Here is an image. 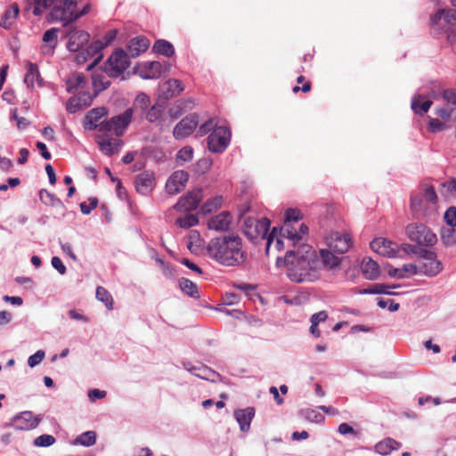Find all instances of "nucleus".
Segmentation results:
<instances>
[{"instance_id": "24", "label": "nucleus", "mask_w": 456, "mask_h": 456, "mask_svg": "<svg viewBox=\"0 0 456 456\" xmlns=\"http://www.w3.org/2000/svg\"><path fill=\"white\" fill-rule=\"evenodd\" d=\"M232 220L230 213L222 212L208 220V227L216 232H225L230 229Z\"/></svg>"}, {"instance_id": "47", "label": "nucleus", "mask_w": 456, "mask_h": 456, "mask_svg": "<svg viewBox=\"0 0 456 456\" xmlns=\"http://www.w3.org/2000/svg\"><path fill=\"white\" fill-rule=\"evenodd\" d=\"M150 97L146 94L141 93L134 100V108L135 110H140V111L143 113L150 107Z\"/></svg>"}, {"instance_id": "19", "label": "nucleus", "mask_w": 456, "mask_h": 456, "mask_svg": "<svg viewBox=\"0 0 456 456\" xmlns=\"http://www.w3.org/2000/svg\"><path fill=\"white\" fill-rule=\"evenodd\" d=\"M67 48L69 52L80 51L90 40V35L85 30L74 28L67 33Z\"/></svg>"}, {"instance_id": "31", "label": "nucleus", "mask_w": 456, "mask_h": 456, "mask_svg": "<svg viewBox=\"0 0 456 456\" xmlns=\"http://www.w3.org/2000/svg\"><path fill=\"white\" fill-rule=\"evenodd\" d=\"M400 284L386 285L376 283L367 289H360L358 294H386V295H399L398 292L392 291L394 289L400 288Z\"/></svg>"}, {"instance_id": "54", "label": "nucleus", "mask_w": 456, "mask_h": 456, "mask_svg": "<svg viewBox=\"0 0 456 456\" xmlns=\"http://www.w3.org/2000/svg\"><path fill=\"white\" fill-rule=\"evenodd\" d=\"M89 205L86 202H81L79 207L84 215H89L98 205V200L94 197L89 198Z\"/></svg>"}, {"instance_id": "12", "label": "nucleus", "mask_w": 456, "mask_h": 456, "mask_svg": "<svg viewBox=\"0 0 456 456\" xmlns=\"http://www.w3.org/2000/svg\"><path fill=\"white\" fill-rule=\"evenodd\" d=\"M326 248L330 253L344 254L352 245L351 238L347 233L339 232H330L325 236Z\"/></svg>"}, {"instance_id": "41", "label": "nucleus", "mask_w": 456, "mask_h": 456, "mask_svg": "<svg viewBox=\"0 0 456 456\" xmlns=\"http://www.w3.org/2000/svg\"><path fill=\"white\" fill-rule=\"evenodd\" d=\"M96 443V434L94 431H86L79 435L74 441V444H79L86 447L94 445Z\"/></svg>"}, {"instance_id": "25", "label": "nucleus", "mask_w": 456, "mask_h": 456, "mask_svg": "<svg viewBox=\"0 0 456 456\" xmlns=\"http://www.w3.org/2000/svg\"><path fill=\"white\" fill-rule=\"evenodd\" d=\"M134 183L137 191L146 195L151 191L155 185L154 174L150 171H145L136 176Z\"/></svg>"}, {"instance_id": "21", "label": "nucleus", "mask_w": 456, "mask_h": 456, "mask_svg": "<svg viewBox=\"0 0 456 456\" xmlns=\"http://www.w3.org/2000/svg\"><path fill=\"white\" fill-rule=\"evenodd\" d=\"M93 99L94 96L89 92L78 93L69 99L66 103V110L69 113H75L78 110L89 106Z\"/></svg>"}, {"instance_id": "9", "label": "nucleus", "mask_w": 456, "mask_h": 456, "mask_svg": "<svg viewBox=\"0 0 456 456\" xmlns=\"http://www.w3.org/2000/svg\"><path fill=\"white\" fill-rule=\"evenodd\" d=\"M131 57L122 49H116L104 64V71L110 77H118L130 66Z\"/></svg>"}, {"instance_id": "38", "label": "nucleus", "mask_w": 456, "mask_h": 456, "mask_svg": "<svg viewBox=\"0 0 456 456\" xmlns=\"http://www.w3.org/2000/svg\"><path fill=\"white\" fill-rule=\"evenodd\" d=\"M401 444L397 441L392 438H386L383 441L379 442L374 450L380 455H388L393 450H398Z\"/></svg>"}, {"instance_id": "2", "label": "nucleus", "mask_w": 456, "mask_h": 456, "mask_svg": "<svg viewBox=\"0 0 456 456\" xmlns=\"http://www.w3.org/2000/svg\"><path fill=\"white\" fill-rule=\"evenodd\" d=\"M301 214L299 210L289 208L285 212V220L279 229L273 228L268 237L265 250L269 254L273 247L277 251L300 244L308 233V227L299 224Z\"/></svg>"}, {"instance_id": "4", "label": "nucleus", "mask_w": 456, "mask_h": 456, "mask_svg": "<svg viewBox=\"0 0 456 456\" xmlns=\"http://www.w3.org/2000/svg\"><path fill=\"white\" fill-rule=\"evenodd\" d=\"M411 211L416 217H431L437 211V195L432 184L421 183L411 198Z\"/></svg>"}, {"instance_id": "16", "label": "nucleus", "mask_w": 456, "mask_h": 456, "mask_svg": "<svg viewBox=\"0 0 456 456\" xmlns=\"http://www.w3.org/2000/svg\"><path fill=\"white\" fill-rule=\"evenodd\" d=\"M105 48L101 40L93 42L85 51H82L76 56L78 63L85 62L88 58H94V61L87 67L90 70L95 66L102 58V51Z\"/></svg>"}, {"instance_id": "64", "label": "nucleus", "mask_w": 456, "mask_h": 456, "mask_svg": "<svg viewBox=\"0 0 456 456\" xmlns=\"http://www.w3.org/2000/svg\"><path fill=\"white\" fill-rule=\"evenodd\" d=\"M454 232V229L452 227L448 228L447 230L444 229L441 233V238L445 244H451L453 242L452 233Z\"/></svg>"}, {"instance_id": "22", "label": "nucleus", "mask_w": 456, "mask_h": 456, "mask_svg": "<svg viewBox=\"0 0 456 456\" xmlns=\"http://www.w3.org/2000/svg\"><path fill=\"white\" fill-rule=\"evenodd\" d=\"M108 137L102 134V135H97L96 141L101 151L105 155L111 156L119 151L123 142L118 138Z\"/></svg>"}, {"instance_id": "48", "label": "nucleus", "mask_w": 456, "mask_h": 456, "mask_svg": "<svg viewBox=\"0 0 456 456\" xmlns=\"http://www.w3.org/2000/svg\"><path fill=\"white\" fill-rule=\"evenodd\" d=\"M199 223V219L196 215L188 214L183 217H180L175 221V224L181 228H190L195 226Z\"/></svg>"}, {"instance_id": "23", "label": "nucleus", "mask_w": 456, "mask_h": 456, "mask_svg": "<svg viewBox=\"0 0 456 456\" xmlns=\"http://www.w3.org/2000/svg\"><path fill=\"white\" fill-rule=\"evenodd\" d=\"M150 46V41L144 37H135L126 45V53L131 58H136L144 53Z\"/></svg>"}, {"instance_id": "27", "label": "nucleus", "mask_w": 456, "mask_h": 456, "mask_svg": "<svg viewBox=\"0 0 456 456\" xmlns=\"http://www.w3.org/2000/svg\"><path fill=\"white\" fill-rule=\"evenodd\" d=\"M66 85L69 93L78 94L86 92L87 82L83 73H73L70 75L66 81Z\"/></svg>"}, {"instance_id": "6", "label": "nucleus", "mask_w": 456, "mask_h": 456, "mask_svg": "<svg viewBox=\"0 0 456 456\" xmlns=\"http://www.w3.org/2000/svg\"><path fill=\"white\" fill-rule=\"evenodd\" d=\"M33 14L41 15L46 9L52 7V16L59 20L74 18L71 10L74 0H33Z\"/></svg>"}, {"instance_id": "35", "label": "nucleus", "mask_w": 456, "mask_h": 456, "mask_svg": "<svg viewBox=\"0 0 456 456\" xmlns=\"http://www.w3.org/2000/svg\"><path fill=\"white\" fill-rule=\"evenodd\" d=\"M109 76L102 71L100 72H94L92 75V83L94 90V94H92L94 97H95L100 92L105 90L110 84V81L109 79Z\"/></svg>"}, {"instance_id": "60", "label": "nucleus", "mask_w": 456, "mask_h": 456, "mask_svg": "<svg viewBox=\"0 0 456 456\" xmlns=\"http://www.w3.org/2000/svg\"><path fill=\"white\" fill-rule=\"evenodd\" d=\"M444 98L447 102V105L452 107L456 112V91L447 90L444 94Z\"/></svg>"}, {"instance_id": "44", "label": "nucleus", "mask_w": 456, "mask_h": 456, "mask_svg": "<svg viewBox=\"0 0 456 456\" xmlns=\"http://www.w3.org/2000/svg\"><path fill=\"white\" fill-rule=\"evenodd\" d=\"M96 298L102 302L109 310L113 309V298L105 288L97 287Z\"/></svg>"}, {"instance_id": "8", "label": "nucleus", "mask_w": 456, "mask_h": 456, "mask_svg": "<svg viewBox=\"0 0 456 456\" xmlns=\"http://www.w3.org/2000/svg\"><path fill=\"white\" fill-rule=\"evenodd\" d=\"M133 116V109H126L123 113L110 119L100 122L99 132L106 136H122L128 127Z\"/></svg>"}, {"instance_id": "56", "label": "nucleus", "mask_w": 456, "mask_h": 456, "mask_svg": "<svg viewBox=\"0 0 456 456\" xmlns=\"http://www.w3.org/2000/svg\"><path fill=\"white\" fill-rule=\"evenodd\" d=\"M444 220L451 227H456V208L450 207L444 213Z\"/></svg>"}, {"instance_id": "49", "label": "nucleus", "mask_w": 456, "mask_h": 456, "mask_svg": "<svg viewBox=\"0 0 456 456\" xmlns=\"http://www.w3.org/2000/svg\"><path fill=\"white\" fill-rule=\"evenodd\" d=\"M223 202V198L221 196H216L211 200H208L202 207L201 211L203 213L208 214L212 211L216 210L221 207Z\"/></svg>"}, {"instance_id": "34", "label": "nucleus", "mask_w": 456, "mask_h": 456, "mask_svg": "<svg viewBox=\"0 0 456 456\" xmlns=\"http://www.w3.org/2000/svg\"><path fill=\"white\" fill-rule=\"evenodd\" d=\"M432 101L421 94H416L411 100V109L416 114H424L428 111Z\"/></svg>"}, {"instance_id": "14", "label": "nucleus", "mask_w": 456, "mask_h": 456, "mask_svg": "<svg viewBox=\"0 0 456 456\" xmlns=\"http://www.w3.org/2000/svg\"><path fill=\"white\" fill-rule=\"evenodd\" d=\"M370 248L373 251L383 256L395 258L401 257L398 245L385 238H377L370 242Z\"/></svg>"}, {"instance_id": "45", "label": "nucleus", "mask_w": 456, "mask_h": 456, "mask_svg": "<svg viewBox=\"0 0 456 456\" xmlns=\"http://www.w3.org/2000/svg\"><path fill=\"white\" fill-rule=\"evenodd\" d=\"M193 375L202 379L210 381H216V379L219 377L216 371L203 365H199L198 372H193Z\"/></svg>"}, {"instance_id": "30", "label": "nucleus", "mask_w": 456, "mask_h": 456, "mask_svg": "<svg viewBox=\"0 0 456 456\" xmlns=\"http://www.w3.org/2000/svg\"><path fill=\"white\" fill-rule=\"evenodd\" d=\"M106 114L107 110L104 107L91 110L86 116L85 127L88 130L99 129L100 119Z\"/></svg>"}, {"instance_id": "63", "label": "nucleus", "mask_w": 456, "mask_h": 456, "mask_svg": "<svg viewBox=\"0 0 456 456\" xmlns=\"http://www.w3.org/2000/svg\"><path fill=\"white\" fill-rule=\"evenodd\" d=\"M117 34H118V31L116 29H110L100 40L103 44V45L106 47L116 38Z\"/></svg>"}, {"instance_id": "28", "label": "nucleus", "mask_w": 456, "mask_h": 456, "mask_svg": "<svg viewBox=\"0 0 456 456\" xmlns=\"http://www.w3.org/2000/svg\"><path fill=\"white\" fill-rule=\"evenodd\" d=\"M387 274L392 278L404 279L411 275L419 274V270L415 264H405L401 268H395L388 265Z\"/></svg>"}, {"instance_id": "20", "label": "nucleus", "mask_w": 456, "mask_h": 456, "mask_svg": "<svg viewBox=\"0 0 456 456\" xmlns=\"http://www.w3.org/2000/svg\"><path fill=\"white\" fill-rule=\"evenodd\" d=\"M163 65L159 61H146L137 68V73L143 79L158 78L161 76Z\"/></svg>"}, {"instance_id": "57", "label": "nucleus", "mask_w": 456, "mask_h": 456, "mask_svg": "<svg viewBox=\"0 0 456 456\" xmlns=\"http://www.w3.org/2000/svg\"><path fill=\"white\" fill-rule=\"evenodd\" d=\"M88 10H89V6L86 5L83 8L82 11L78 12L77 10V0H74V8L71 10V12H72V15L74 16V18L70 19V20H61V21H64L65 23H70V22H73L74 20H77L78 18H80L81 16L85 15L86 13L88 12Z\"/></svg>"}, {"instance_id": "59", "label": "nucleus", "mask_w": 456, "mask_h": 456, "mask_svg": "<svg viewBox=\"0 0 456 456\" xmlns=\"http://www.w3.org/2000/svg\"><path fill=\"white\" fill-rule=\"evenodd\" d=\"M305 418L314 423H321L324 420V417L315 410L305 411Z\"/></svg>"}, {"instance_id": "51", "label": "nucleus", "mask_w": 456, "mask_h": 456, "mask_svg": "<svg viewBox=\"0 0 456 456\" xmlns=\"http://www.w3.org/2000/svg\"><path fill=\"white\" fill-rule=\"evenodd\" d=\"M56 439L52 435H41L34 440V445L37 447H49L55 443Z\"/></svg>"}, {"instance_id": "10", "label": "nucleus", "mask_w": 456, "mask_h": 456, "mask_svg": "<svg viewBox=\"0 0 456 456\" xmlns=\"http://www.w3.org/2000/svg\"><path fill=\"white\" fill-rule=\"evenodd\" d=\"M408 239L419 246L430 247L436 243V235L421 223H411L405 229Z\"/></svg>"}, {"instance_id": "43", "label": "nucleus", "mask_w": 456, "mask_h": 456, "mask_svg": "<svg viewBox=\"0 0 456 456\" xmlns=\"http://www.w3.org/2000/svg\"><path fill=\"white\" fill-rule=\"evenodd\" d=\"M39 78V72L37 66L36 64H33L31 62H28L27 64V73L24 78L25 84L28 87H33L35 81L38 80Z\"/></svg>"}, {"instance_id": "11", "label": "nucleus", "mask_w": 456, "mask_h": 456, "mask_svg": "<svg viewBox=\"0 0 456 456\" xmlns=\"http://www.w3.org/2000/svg\"><path fill=\"white\" fill-rule=\"evenodd\" d=\"M231 131L224 126H215L208 138V149L213 152H223L229 145Z\"/></svg>"}, {"instance_id": "40", "label": "nucleus", "mask_w": 456, "mask_h": 456, "mask_svg": "<svg viewBox=\"0 0 456 456\" xmlns=\"http://www.w3.org/2000/svg\"><path fill=\"white\" fill-rule=\"evenodd\" d=\"M179 287L181 290L185 293L186 295L191 297H199V290L195 283H193L191 281L181 278L179 280Z\"/></svg>"}, {"instance_id": "32", "label": "nucleus", "mask_w": 456, "mask_h": 456, "mask_svg": "<svg viewBox=\"0 0 456 456\" xmlns=\"http://www.w3.org/2000/svg\"><path fill=\"white\" fill-rule=\"evenodd\" d=\"M361 268L364 277L370 281L376 280L380 274L379 264L369 257L362 259Z\"/></svg>"}, {"instance_id": "15", "label": "nucleus", "mask_w": 456, "mask_h": 456, "mask_svg": "<svg viewBox=\"0 0 456 456\" xmlns=\"http://www.w3.org/2000/svg\"><path fill=\"white\" fill-rule=\"evenodd\" d=\"M202 198V190L196 188L189 191L185 196L180 198L178 202L174 206V208L179 212L194 210L198 208Z\"/></svg>"}, {"instance_id": "62", "label": "nucleus", "mask_w": 456, "mask_h": 456, "mask_svg": "<svg viewBox=\"0 0 456 456\" xmlns=\"http://www.w3.org/2000/svg\"><path fill=\"white\" fill-rule=\"evenodd\" d=\"M52 266L57 270L61 274H64L67 271L66 266L58 256H53L51 260Z\"/></svg>"}, {"instance_id": "26", "label": "nucleus", "mask_w": 456, "mask_h": 456, "mask_svg": "<svg viewBox=\"0 0 456 456\" xmlns=\"http://www.w3.org/2000/svg\"><path fill=\"white\" fill-rule=\"evenodd\" d=\"M234 418L242 432H248L250 428L251 421L255 416V409L247 407L245 409H238L234 411Z\"/></svg>"}, {"instance_id": "39", "label": "nucleus", "mask_w": 456, "mask_h": 456, "mask_svg": "<svg viewBox=\"0 0 456 456\" xmlns=\"http://www.w3.org/2000/svg\"><path fill=\"white\" fill-rule=\"evenodd\" d=\"M20 12L19 5L17 4H12L10 8H8L3 17L0 20V26L4 28H9L14 20L17 18Z\"/></svg>"}, {"instance_id": "7", "label": "nucleus", "mask_w": 456, "mask_h": 456, "mask_svg": "<svg viewBox=\"0 0 456 456\" xmlns=\"http://www.w3.org/2000/svg\"><path fill=\"white\" fill-rule=\"evenodd\" d=\"M240 219L243 222V232L254 243H258L259 240H266L268 241V233L271 222L268 218L263 217L256 219L252 216H246L241 215Z\"/></svg>"}, {"instance_id": "18", "label": "nucleus", "mask_w": 456, "mask_h": 456, "mask_svg": "<svg viewBox=\"0 0 456 456\" xmlns=\"http://www.w3.org/2000/svg\"><path fill=\"white\" fill-rule=\"evenodd\" d=\"M199 124L198 116L191 114L183 118L174 128L173 134L176 139H183L190 135Z\"/></svg>"}, {"instance_id": "53", "label": "nucleus", "mask_w": 456, "mask_h": 456, "mask_svg": "<svg viewBox=\"0 0 456 456\" xmlns=\"http://www.w3.org/2000/svg\"><path fill=\"white\" fill-rule=\"evenodd\" d=\"M45 356V353L43 350L37 351L34 354L30 355L28 359V365L30 368H34L38 365Z\"/></svg>"}, {"instance_id": "42", "label": "nucleus", "mask_w": 456, "mask_h": 456, "mask_svg": "<svg viewBox=\"0 0 456 456\" xmlns=\"http://www.w3.org/2000/svg\"><path fill=\"white\" fill-rule=\"evenodd\" d=\"M153 49L158 53L170 57L175 53V48L173 45L166 40H158L154 44Z\"/></svg>"}, {"instance_id": "33", "label": "nucleus", "mask_w": 456, "mask_h": 456, "mask_svg": "<svg viewBox=\"0 0 456 456\" xmlns=\"http://www.w3.org/2000/svg\"><path fill=\"white\" fill-rule=\"evenodd\" d=\"M58 33H59V29L55 28H52L44 33L43 41L46 45L42 46V52L45 54L53 53L54 48L57 45Z\"/></svg>"}, {"instance_id": "58", "label": "nucleus", "mask_w": 456, "mask_h": 456, "mask_svg": "<svg viewBox=\"0 0 456 456\" xmlns=\"http://www.w3.org/2000/svg\"><path fill=\"white\" fill-rule=\"evenodd\" d=\"M377 304L382 309L388 306V310L390 312H395L399 309V304L395 303L394 301L389 300V299L378 298Z\"/></svg>"}, {"instance_id": "55", "label": "nucleus", "mask_w": 456, "mask_h": 456, "mask_svg": "<svg viewBox=\"0 0 456 456\" xmlns=\"http://www.w3.org/2000/svg\"><path fill=\"white\" fill-rule=\"evenodd\" d=\"M445 124L437 118H429L428 130L432 133L441 132L445 129Z\"/></svg>"}, {"instance_id": "3", "label": "nucleus", "mask_w": 456, "mask_h": 456, "mask_svg": "<svg viewBox=\"0 0 456 456\" xmlns=\"http://www.w3.org/2000/svg\"><path fill=\"white\" fill-rule=\"evenodd\" d=\"M206 254L212 260L224 266H239L247 259L242 240L234 233L212 238L207 247Z\"/></svg>"}, {"instance_id": "37", "label": "nucleus", "mask_w": 456, "mask_h": 456, "mask_svg": "<svg viewBox=\"0 0 456 456\" xmlns=\"http://www.w3.org/2000/svg\"><path fill=\"white\" fill-rule=\"evenodd\" d=\"M165 110L163 103L156 102L154 105L149 107L143 113L144 118L147 121L154 123L159 121L162 118Z\"/></svg>"}, {"instance_id": "1", "label": "nucleus", "mask_w": 456, "mask_h": 456, "mask_svg": "<svg viewBox=\"0 0 456 456\" xmlns=\"http://www.w3.org/2000/svg\"><path fill=\"white\" fill-rule=\"evenodd\" d=\"M290 246L284 258L277 257L278 267L284 265L288 278L294 282H312L321 276V270L334 269L341 262V258L327 249L317 252L310 245L305 243Z\"/></svg>"}, {"instance_id": "50", "label": "nucleus", "mask_w": 456, "mask_h": 456, "mask_svg": "<svg viewBox=\"0 0 456 456\" xmlns=\"http://www.w3.org/2000/svg\"><path fill=\"white\" fill-rule=\"evenodd\" d=\"M193 158V150L190 146L182 148L176 154V161L179 165L191 161Z\"/></svg>"}, {"instance_id": "5", "label": "nucleus", "mask_w": 456, "mask_h": 456, "mask_svg": "<svg viewBox=\"0 0 456 456\" xmlns=\"http://www.w3.org/2000/svg\"><path fill=\"white\" fill-rule=\"evenodd\" d=\"M431 32L435 37L447 34V42H456V10L440 9L430 19Z\"/></svg>"}, {"instance_id": "13", "label": "nucleus", "mask_w": 456, "mask_h": 456, "mask_svg": "<svg viewBox=\"0 0 456 456\" xmlns=\"http://www.w3.org/2000/svg\"><path fill=\"white\" fill-rule=\"evenodd\" d=\"M41 418L26 411L15 415L11 420V427L16 430H31L36 428Z\"/></svg>"}, {"instance_id": "46", "label": "nucleus", "mask_w": 456, "mask_h": 456, "mask_svg": "<svg viewBox=\"0 0 456 456\" xmlns=\"http://www.w3.org/2000/svg\"><path fill=\"white\" fill-rule=\"evenodd\" d=\"M166 86L167 87V97H174L183 91V86L178 79H169Z\"/></svg>"}, {"instance_id": "61", "label": "nucleus", "mask_w": 456, "mask_h": 456, "mask_svg": "<svg viewBox=\"0 0 456 456\" xmlns=\"http://www.w3.org/2000/svg\"><path fill=\"white\" fill-rule=\"evenodd\" d=\"M106 396V391L94 388L88 391V398L90 401L94 402L95 400L102 399Z\"/></svg>"}, {"instance_id": "52", "label": "nucleus", "mask_w": 456, "mask_h": 456, "mask_svg": "<svg viewBox=\"0 0 456 456\" xmlns=\"http://www.w3.org/2000/svg\"><path fill=\"white\" fill-rule=\"evenodd\" d=\"M436 115L441 117L444 121H448L452 117L456 118V112L452 107L447 105L446 107L439 108L436 111Z\"/></svg>"}, {"instance_id": "36", "label": "nucleus", "mask_w": 456, "mask_h": 456, "mask_svg": "<svg viewBox=\"0 0 456 456\" xmlns=\"http://www.w3.org/2000/svg\"><path fill=\"white\" fill-rule=\"evenodd\" d=\"M193 106L192 100H178L168 110V114L173 119L178 118L186 110Z\"/></svg>"}, {"instance_id": "17", "label": "nucleus", "mask_w": 456, "mask_h": 456, "mask_svg": "<svg viewBox=\"0 0 456 456\" xmlns=\"http://www.w3.org/2000/svg\"><path fill=\"white\" fill-rule=\"evenodd\" d=\"M189 180V175L183 170L175 171L166 183V191L168 194L175 195L182 191Z\"/></svg>"}, {"instance_id": "29", "label": "nucleus", "mask_w": 456, "mask_h": 456, "mask_svg": "<svg viewBox=\"0 0 456 456\" xmlns=\"http://www.w3.org/2000/svg\"><path fill=\"white\" fill-rule=\"evenodd\" d=\"M419 274L428 277L436 276L443 269V264L439 260L422 261L417 265Z\"/></svg>"}]
</instances>
